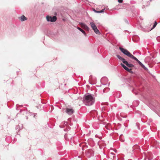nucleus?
<instances>
[{
    "mask_svg": "<svg viewBox=\"0 0 160 160\" xmlns=\"http://www.w3.org/2000/svg\"><path fill=\"white\" fill-rule=\"evenodd\" d=\"M82 101L86 106L92 105L95 102L94 95L88 93L86 94L83 97Z\"/></svg>",
    "mask_w": 160,
    "mask_h": 160,
    "instance_id": "1",
    "label": "nucleus"
},
{
    "mask_svg": "<svg viewBox=\"0 0 160 160\" xmlns=\"http://www.w3.org/2000/svg\"><path fill=\"white\" fill-rule=\"evenodd\" d=\"M119 49L121 51V52L123 53L124 54L126 55L127 56L130 58L132 59L135 60L136 61L139 65L143 68L145 70H147L148 69L146 68L145 66L138 59L134 57L133 55H132L128 50L124 49L120 47L119 48Z\"/></svg>",
    "mask_w": 160,
    "mask_h": 160,
    "instance_id": "2",
    "label": "nucleus"
},
{
    "mask_svg": "<svg viewBox=\"0 0 160 160\" xmlns=\"http://www.w3.org/2000/svg\"><path fill=\"white\" fill-rule=\"evenodd\" d=\"M117 57L120 60L122 61L123 63L125 64L127 67L132 68L134 67V65L132 64L129 63L128 61H126L123 58L121 57L119 55H117Z\"/></svg>",
    "mask_w": 160,
    "mask_h": 160,
    "instance_id": "3",
    "label": "nucleus"
},
{
    "mask_svg": "<svg viewBox=\"0 0 160 160\" xmlns=\"http://www.w3.org/2000/svg\"><path fill=\"white\" fill-rule=\"evenodd\" d=\"M46 19L48 22H54L56 21L57 18L56 16H53L52 17L48 16L46 17Z\"/></svg>",
    "mask_w": 160,
    "mask_h": 160,
    "instance_id": "4",
    "label": "nucleus"
},
{
    "mask_svg": "<svg viewBox=\"0 0 160 160\" xmlns=\"http://www.w3.org/2000/svg\"><path fill=\"white\" fill-rule=\"evenodd\" d=\"M66 112L69 115H71L74 112V110L72 108H67Z\"/></svg>",
    "mask_w": 160,
    "mask_h": 160,
    "instance_id": "5",
    "label": "nucleus"
},
{
    "mask_svg": "<svg viewBox=\"0 0 160 160\" xmlns=\"http://www.w3.org/2000/svg\"><path fill=\"white\" fill-rule=\"evenodd\" d=\"M123 67V68L125 69L127 71L131 73H132L133 72L131 71V69H129L128 68L127 66H126L125 65L123 64L122 63H121L120 64Z\"/></svg>",
    "mask_w": 160,
    "mask_h": 160,
    "instance_id": "6",
    "label": "nucleus"
},
{
    "mask_svg": "<svg viewBox=\"0 0 160 160\" xmlns=\"http://www.w3.org/2000/svg\"><path fill=\"white\" fill-rule=\"evenodd\" d=\"M79 24L84 29L87 30L88 31L89 30V28L85 24L83 23L82 22H80L79 23Z\"/></svg>",
    "mask_w": 160,
    "mask_h": 160,
    "instance_id": "7",
    "label": "nucleus"
},
{
    "mask_svg": "<svg viewBox=\"0 0 160 160\" xmlns=\"http://www.w3.org/2000/svg\"><path fill=\"white\" fill-rule=\"evenodd\" d=\"M90 25L93 30L97 28L95 24L93 22H90Z\"/></svg>",
    "mask_w": 160,
    "mask_h": 160,
    "instance_id": "8",
    "label": "nucleus"
},
{
    "mask_svg": "<svg viewBox=\"0 0 160 160\" xmlns=\"http://www.w3.org/2000/svg\"><path fill=\"white\" fill-rule=\"evenodd\" d=\"M21 21H24L27 20V18L24 16L22 15L19 18Z\"/></svg>",
    "mask_w": 160,
    "mask_h": 160,
    "instance_id": "9",
    "label": "nucleus"
},
{
    "mask_svg": "<svg viewBox=\"0 0 160 160\" xmlns=\"http://www.w3.org/2000/svg\"><path fill=\"white\" fill-rule=\"evenodd\" d=\"M93 31H94V32L97 34H100V32H99V31L98 30V29L97 28H96L95 29H94Z\"/></svg>",
    "mask_w": 160,
    "mask_h": 160,
    "instance_id": "10",
    "label": "nucleus"
},
{
    "mask_svg": "<svg viewBox=\"0 0 160 160\" xmlns=\"http://www.w3.org/2000/svg\"><path fill=\"white\" fill-rule=\"evenodd\" d=\"M77 28L80 30L81 32L85 36H86V34L85 32L81 28H79L78 27H77Z\"/></svg>",
    "mask_w": 160,
    "mask_h": 160,
    "instance_id": "11",
    "label": "nucleus"
},
{
    "mask_svg": "<svg viewBox=\"0 0 160 160\" xmlns=\"http://www.w3.org/2000/svg\"><path fill=\"white\" fill-rule=\"evenodd\" d=\"M22 127V124L21 126V127H20V126L19 125L17 126L16 127V130H17L18 131H19L21 129Z\"/></svg>",
    "mask_w": 160,
    "mask_h": 160,
    "instance_id": "12",
    "label": "nucleus"
},
{
    "mask_svg": "<svg viewBox=\"0 0 160 160\" xmlns=\"http://www.w3.org/2000/svg\"><path fill=\"white\" fill-rule=\"evenodd\" d=\"M104 10H105V9H103L99 11H96L95 9L94 10V12H97V13H100L103 12H104Z\"/></svg>",
    "mask_w": 160,
    "mask_h": 160,
    "instance_id": "13",
    "label": "nucleus"
},
{
    "mask_svg": "<svg viewBox=\"0 0 160 160\" xmlns=\"http://www.w3.org/2000/svg\"><path fill=\"white\" fill-rule=\"evenodd\" d=\"M101 80L102 81H103L105 80L106 82H108V79L106 77H104L102 78Z\"/></svg>",
    "mask_w": 160,
    "mask_h": 160,
    "instance_id": "14",
    "label": "nucleus"
},
{
    "mask_svg": "<svg viewBox=\"0 0 160 160\" xmlns=\"http://www.w3.org/2000/svg\"><path fill=\"white\" fill-rule=\"evenodd\" d=\"M157 22H156V21H155V23H154V24H153L152 27L151 29V30L154 28L157 25Z\"/></svg>",
    "mask_w": 160,
    "mask_h": 160,
    "instance_id": "15",
    "label": "nucleus"
},
{
    "mask_svg": "<svg viewBox=\"0 0 160 160\" xmlns=\"http://www.w3.org/2000/svg\"><path fill=\"white\" fill-rule=\"evenodd\" d=\"M157 39L158 41L160 42V37H157Z\"/></svg>",
    "mask_w": 160,
    "mask_h": 160,
    "instance_id": "16",
    "label": "nucleus"
},
{
    "mask_svg": "<svg viewBox=\"0 0 160 160\" xmlns=\"http://www.w3.org/2000/svg\"><path fill=\"white\" fill-rule=\"evenodd\" d=\"M118 1L119 3H122L123 2V0H118Z\"/></svg>",
    "mask_w": 160,
    "mask_h": 160,
    "instance_id": "17",
    "label": "nucleus"
},
{
    "mask_svg": "<svg viewBox=\"0 0 160 160\" xmlns=\"http://www.w3.org/2000/svg\"><path fill=\"white\" fill-rule=\"evenodd\" d=\"M152 157H151L150 158H148V160H151L152 159Z\"/></svg>",
    "mask_w": 160,
    "mask_h": 160,
    "instance_id": "18",
    "label": "nucleus"
},
{
    "mask_svg": "<svg viewBox=\"0 0 160 160\" xmlns=\"http://www.w3.org/2000/svg\"><path fill=\"white\" fill-rule=\"evenodd\" d=\"M135 102H136L137 103V105H138V101H135V102H134L133 103H134Z\"/></svg>",
    "mask_w": 160,
    "mask_h": 160,
    "instance_id": "19",
    "label": "nucleus"
},
{
    "mask_svg": "<svg viewBox=\"0 0 160 160\" xmlns=\"http://www.w3.org/2000/svg\"><path fill=\"white\" fill-rule=\"evenodd\" d=\"M34 117L35 118L36 115L37 114V113H34Z\"/></svg>",
    "mask_w": 160,
    "mask_h": 160,
    "instance_id": "20",
    "label": "nucleus"
}]
</instances>
